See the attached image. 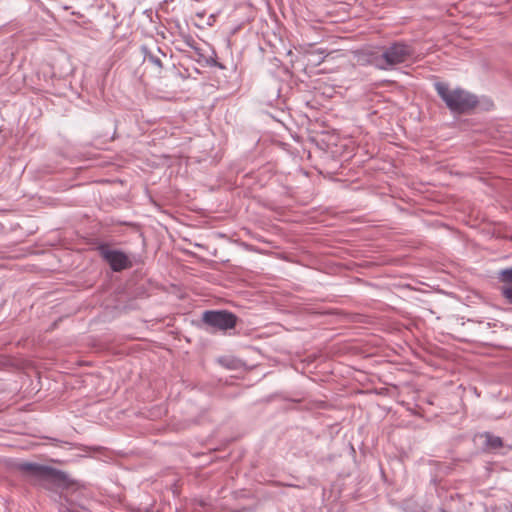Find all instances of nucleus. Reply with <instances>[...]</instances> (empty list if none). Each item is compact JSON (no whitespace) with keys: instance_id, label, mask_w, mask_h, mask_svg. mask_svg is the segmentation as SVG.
<instances>
[{"instance_id":"nucleus-1","label":"nucleus","mask_w":512,"mask_h":512,"mask_svg":"<svg viewBox=\"0 0 512 512\" xmlns=\"http://www.w3.org/2000/svg\"><path fill=\"white\" fill-rule=\"evenodd\" d=\"M435 89L447 107L454 112H467L477 104L476 97L462 89L451 90L441 82L435 84Z\"/></svg>"},{"instance_id":"nucleus-2","label":"nucleus","mask_w":512,"mask_h":512,"mask_svg":"<svg viewBox=\"0 0 512 512\" xmlns=\"http://www.w3.org/2000/svg\"><path fill=\"white\" fill-rule=\"evenodd\" d=\"M202 320L210 327L221 331L232 329L237 323V317L227 311H206L203 313Z\"/></svg>"},{"instance_id":"nucleus-3","label":"nucleus","mask_w":512,"mask_h":512,"mask_svg":"<svg viewBox=\"0 0 512 512\" xmlns=\"http://www.w3.org/2000/svg\"><path fill=\"white\" fill-rule=\"evenodd\" d=\"M412 55L413 50L410 46L403 43H395L386 48L381 57L387 65L393 66L406 62Z\"/></svg>"},{"instance_id":"nucleus-4","label":"nucleus","mask_w":512,"mask_h":512,"mask_svg":"<svg viewBox=\"0 0 512 512\" xmlns=\"http://www.w3.org/2000/svg\"><path fill=\"white\" fill-rule=\"evenodd\" d=\"M100 254L108 262L113 271H122L132 266V262L128 256L121 251L113 250L109 247H101Z\"/></svg>"},{"instance_id":"nucleus-5","label":"nucleus","mask_w":512,"mask_h":512,"mask_svg":"<svg viewBox=\"0 0 512 512\" xmlns=\"http://www.w3.org/2000/svg\"><path fill=\"white\" fill-rule=\"evenodd\" d=\"M501 279L503 282L512 283V268L503 270L501 272Z\"/></svg>"},{"instance_id":"nucleus-6","label":"nucleus","mask_w":512,"mask_h":512,"mask_svg":"<svg viewBox=\"0 0 512 512\" xmlns=\"http://www.w3.org/2000/svg\"><path fill=\"white\" fill-rule=\"evenodd\" d=\"M502 293L504 295V297L510 302L512 303V287H504L502 289Z\"/></svg>"},{"instance_id":"nucleus-7","label":"nucleus","mask_w":512,"mask_h":512,"mask_svg":"<svg viewBox=\"0 0 512 512\" xmlns=\"http://www.w3.org/2000/svg\"><path fill=\"white\" fill-rule=\"evenodd\" d=\"M26 470L33 471V472H40L42 470L41 467L35 466L33 464H26L24 466Z\"/></svg>"},{"instance_id":"nucleus-8","label":"nucleus","mask_w":512,"mask_h":512,"mask_svg":"<svg viewBox=\"0 0 512 512\" xmlns=\"http://www.w3.org/2000/svg\"><path fill=\"white\" fill-rule=\"evenodd\" d=\"M492 445L493 446H501L502 445L501 439L496 437L495 439L492 440Z\"/></svg>"}]
</instances>
